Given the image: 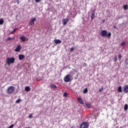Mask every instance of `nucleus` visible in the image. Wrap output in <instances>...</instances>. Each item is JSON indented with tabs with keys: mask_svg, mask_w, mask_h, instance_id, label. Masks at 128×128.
<instances>
[{
	"mask_svg": "<svg viewBox=\"0 0 128 128\" xmlns=\"http://www.w3.org/2000/svg\"><path fill=\"white\" fill-rule=\"evenodd\" d=\"M96 14V12L94 10L92 12V16H91V19L94 20V14Z\"/></svg>",
	"mask_w": 128,
	"mask_h": 128,
	"instance_id": "4468645a",
	"label": "nucleus"
},
{
	"mask_svg": "<svg viewBox=\"0 0 128 128\" xmlns=\"http://www.w3.org/2000/svg\"><path fill=\"white\" fill-rule=\"evenodd\" d=\"M41 0H35L36 2H40Z\"/></svg>",
	"mask_w": 128,
	"mask_h": 128,
	"instance_id": "72a5a7b5",
	"label": "nucleus"
},
{
	"mask_svg": "<svg viewBox=\"0 0 128 128\" xmlns=\"http://www.w3.org/2000/svg\"><path fill=\"white\" fill-rule=\"evenodd\" d=\"M104 90V88H101L100 90H99V92H102Z\"/></svg>",
	"mask_w": 128,
	"mask_h": 128,
	"instance_id": "c85d7f7f",
	"label": "nucleus"
},
{
	"mask_svg": "<svg viewBox=\"0 0 128 128\" xmlns=\"http://www.w3.org/2000/svg\"><path fill=\"white\" fill-rule=\"evenodd\" d=\"M64 96H65V97L68 96V94L66 92L64 93Z\"/></svg>",
	"mask_w": 128,
	"mask_h": 128,
	"instance_id": "7c9ffc66",
	"label": "nucleus"
},
{
	"mask_svg": "<svg viewBox=\"0 0 128 128\" xmlns=\"http://www.w3.org/2000/svg\"><path fill=\"white\" fill-rule=\"evenodd\" d=\"M37 80H42V78H41V79H40V80H38V78H37Z\"/></svg>",
	"mask_w": 128,
	"mask_h": 128,
	"instance_id": "58836bf2",
	"label": "nucleus"
},
{
	"mask_svg": "<svg viewBox=\"0 0 128 128\" xmlns=\"http://www.w3.org/2000/svg\"><path fill=\"white\" fill-rule=\"evenodd\" d=\"M88 88H85L84 91H83V92L84 94H86V92H88Z\"/></svg>",
	"mask_w": 128,
	"mask_h": 128,
	"instance_id": "5701e85b",
	"label": "nucleus"
},
{
	"mask_svg": "<svg viewBox=\"0 0 128 128\" xmlns=\"http://www.w3.org/2000/svg\"><path fill=\"white\" fill-rule=\"evenodd\" d=\"M74 47H72L70 48V52H74Z\"/></svg>",
	"mask_w": 128,
	"mask_h": 128,
	"instance_id": "393cba45",
	"label": "nucleus"
},
{
	"mask_svg": "<svg viewBox=\"0 0 128 128\" xmlns=\"http://www.w3.org/2000/svg\"><path fill=\"white\" fill-rule=\"evenodd\" d=\"M118 60V58L116 57V56L114 58V61L116 62Z\"/></svg>",
	"mask_w": 128,
	"mask_h": 128,
	"instance_id": "cd10ccee",
	"label": "nucleus"
},
{
	"mask_svg": "<svg viewBox=\"0 0 128 128\" xmlns=\"http://www.w3.org/2000/svg\"><path fill=\"white\" fill-rule=\"evenodd\" d=\"M72 76L70 74H68L64 78V82H72Z\"/></svg>",
	"mask_w": 128,
	"mask_h": 128,
	"instance_id": "f03ea898",
	"label": "nucleus"
},
{
	"mask_svg": "<svg viewBox=\"0 0 128 128\" xmlns=\"http://www.w3.org/2000/svg\"><path fill=\"white\" fill-rule=\"evenodd\" d=\"M68 18H66L63 20H62L63 26H66V24H68Z\"/></svg>",
	"mask_w": 128,
	"mask_h": 128,
	"instance_id": "6e6552de",
	"label": "nucleus"
},
{
	"mask_svg": "<svg viewBox=\"0 0 128 128\" xmlns=\"http://www.w3.org/2000/svg\"><path fill=\"white\" fill-rule=\"evenodd\" d=\"M25 90H26V92H30V88L29 86H26V87L25 88Z\"/></svg>",
	"mask_w": 128,
	"mask_h": 128,
	"instance_id": "f3484780",
	"label": "nucleus"
},
{
	"mask_svg": "<svg viewBox=\"0 0 128 128\" xmlns=\"http://www.w3.org/2000/svg\"><path fill=\"white\" fill-rule=\"evenodd\" d=\"M100 34L102 36L108 38H110L112 36V33H110V32L108 33L106 30H102L101 31Z\"/></svg>",
	"mask_w": 128,
	"mask_h": 128,
	"instance_id": "f257e3e1",
	"label": "nucleus"
},
{
	"mask_svg": "<svg viewBox=\"0 0 128 128\" xmlns=\"http://www.w3.org/2000/svg\"><path fill=\"white\" fill-rule=\"evenodd\" d=\"M83 66L86 67V63L83 64Z\"/></svg>",
	"mask_w": 128,
	"mask_h": 128,
	"instance_id": "f704fd0d",
	"label": "nucleus"
},
{
	"mask_svg": "<svg viewBox=\"0 0 128 128\" xmlns=\"http://www.w3.org/2000/svg\"><path fill=\"white\" fill-rule=\"evenodd\" d=\"M123 8H124V10H126L128 9V4L124 5Z\"/></svg>",
	"mask_w": 128,
	"mask_h": 128,
	"instance_id": "2eb2a0df",
	"label": "nucleus"
},
{
	"mask_svg": "<svg viewBox=\"0 0 128 128\" xmlns=\"http://www.w3.org/2000/svg\"><path fill=\"white\" fill-rule=\"evenodd\" d=\"M124 44H126V42H122L121 44H120V46H124Z\"/></svg>",
	"mask_w": 128,
	"mask_h": 128,
	"instance_id": "a878e982",
	"label": "nucleus"
},
{
	"mask_svg": "<svg viewBox=\"0 0 128 128\" xmlns=\"http://www.w3.org/2000/svg\"><path fill=\"white\" fill-rule=\"evenodd\" d=\"M123 92L125 94H128V86H123Z\"/></svg>",
	"mask_w": 128,
	"mask_h": 128,
	"instance_id": "0eeeda50",
	"label": "nucleus"
},
{
	"mask_svg": "<svg viewBox=\"0 0 128 128\" xmlns=\"http://www.w3.org/2000/svg\"><path fill=\"white\" fill-rule=\"evenodd\" d=\"M78 100L80 104H84V101H82V99L81 98H78Z\"/></svg>",
	"mask_w": 128,
	"mask_h": 128,
	"instance_id": "ddd939ff",
	"label": "nucleus"
},
{
	"mask_svg": "<svg viewBox=\"0 0 128 128\" xmlns=\"http://www.w3.org/2000/svg\"><path fill=\"white\" fill-rule=\"evenodd\" d=\"M29 118H32V114H30L28 116Z\"/></svg>",
	"mask_w": 128,
	"mask_h": 128,
	"instance_id": "2f4dec72",
	"label": "nucleus"
},
{
	"mask_svg": "<svg viewBox=\"0 0 128 128\" xmlns=\"http://www.w3.org/2000/svg\"><path fill=\"white\" fill-rule=\"evenodd\" d=\"M22 49V46L20 45H18V46L14 50L15 52H18L20 50Z\"/></svg>",
	"mask_w": 128,
	"mask_h": 128,
	"instance_id": "1a4fd4ad",
	"label": "nucleus"
},
{
	"mask_svg": "<svg viewBox=\"0 0 128 128\" xmlns=\"http://www.w3.org/2000/svg\"><path fill=\"white\" fill-rule=\"evenodd\" d=\"M4 18H1L0 20V25L4 24Z\"/></svg>",
	"mask_w": 128,
	"mask_h": 128,
	"instance_id": "a211bd4d",
	"label": "nucleus"
},
{
	"mask_svg": "<svg viewBox=\"0 0 128 128\" xmlns=\"http://www.w3.org/2000/svg\"><path fill=\"white\" fill-rule=\"evenodd\" d=\"M114 28H116V26H114Z\"/></svg>",
	"mask_w": 128,
	"mask_h": 128,
	"instance_id": "4c0bfd02",
	"label": "nucleus"
},
{
	"mask_svg": "<svg viewBox=\"0 0 128 128\" xmlns=\"http://www.w3.org/2000/svg\"><path fill=\"white\" fill-rule=\"evenodd\" d=\"M118 92H122V86L118 87Z\"/></svg>",
	"mask_w": 128,
	"mask_h": 128,
	"instance_id": "dca6fc26",
	"label": "nucleus"
},
{
	"mask_svg": "<svg viewBox=\"0 0 128 128\" xmlns=\"http://www.w3.org/2000/svg\"><path fill=\"white\" fill-rule=\"evenodd\" d=\"M20 40H22V42H26V37L24 36H20Z\"/></svg>",
	"mask_w": 128,
	"mask_h": 128,
	"instance_id": "f8f14e48",
	"label": "nucleus"
},
{
	"mask_svg": "<svg viewBox=\"0 0 128 128\" xmlns=\"http://www.w3.org/2000/svg\"><path fill=\"white\" fill-rule=\"evenodd\" d=\"M16 2H17V4H20V1H19V0H17V1H16Z\"/></svg>",
	"mask_w": 128,
	"mask_h": 128,
	"instance_id": "e433bc0d",
	"label": "nucleus"
},
{
	"mask_svg": "<svg viewBox=\"0 0 128 128\" xmlns=\"http://www.w3.org/2000/svg\"><path fill=\"white\" fill-rule=\"evenodd\" d=\"M15 60L16 58H8L6 60V64H8V66H10L11 64H14Z\"/></svg>",
	"mask_w": 128,
	"mask_h": 128,
	"instance_id": "7ed1b4c3",
	"label": "nucleus"
},
{
	"mask_svg": "<svg viewBox=\"0 0 128 128\" xmlns=\"http://www.w3.org/2000/svg\"><path fill=\"white\" fill-rule=\"evenodd\" d=\"M103 22H104V21H103Z\"/></svg>",
	"mask_w": 128,
	"mask_h": 128,
	"instance_id": "ea45409f",
	"label": "nucleus"
},
{
	"mask_svg": "<svg viewBox=\"0 0 128 128\" xmlns=\"http://www.w3.org/2000/svg\"><path fill=\"white\" fill-rule=\"evenodd\" d=\"M24 58V54H19L18 56V59L20 60H22Z\"/></svg>",
	"mask_w": 128,
	"mask_h": 128,
	"instance_id": "9b49d317",
	"label": "nucleus"
},
{
	"mask_svg": "<svg viewBox=\"0 0 128 128\" xmlns=\"http://www.w3.org/2000/svg\"><path fill=\"white\" fill-rule=\"evenodd\" d=\"M36 20V18H33L31 19L30 22H29L30 26H34V22Z\"/></svg>",
	"mask_w": 128,
	"mask_h": 128,
	"instance_id": "423d86ee",
	"label": "nucleus"
},
{
	"mask_svg": "<svg viewBox=\"0 0 128 128\" xmlns=\"http://www.w3.org/2000/svg\"><path fill=\"white\" fill-rule=\"evenodd\" d=\"M125 64H128V59H126L125 60Z\"/></svg>",
	"mask_w": 128,
	"mask_h": 128,
	"instance_id": "c756f323",
	"label": "nucleus"
},
{
	"mask_svg": "<svg viewBox=\"0 0 128 128\" xmlns=\"http://www.w3.org/2000/svg\"><path fill=\"white\" fill-rule=\"evenodd\" d=\"M88 122H84L80 124V128H88Z\"/></svg>",
	"mask_w": 128,
	"mask_h": 128,
	"instance_id": "39448f33",
	"label": "nucleus"
},
{
	"mask_svg": "<svg viewBox=\"0 0 128 128\" xmlns=\"http://www.w3.org/2000/svg\"><path fill=\"white\" fill-rule=\"evenodd\" d=\"M22 102V100L20 99H18L16 100V104H20Z\"/></svg>",
	"mask_w": 128,
	"mask_h": 128,
	"instance_id": "412c9836",
	"label": "nucleus"
},
{
	"mask_svg": "<svg viewBox=\"0 0 128 128\" xmlns=\"http://www.w3.org/2000/svg\"><path fill=\"white\" fill-rule=\"evenodd\" d=\"M11 34H14V30H12V32H10Z\"/></svg>",
	"mask_w": 128,
	"mask_h": 128,
	"instance_id": "c9c22d12",
	"label": "nucleus"
},
{
	"mask_svg": "<svg viewBox=\"0 0 128 128\" xmlns=\"http://www.w3.org/2000/svg\"><path fill=\"white\" fill-rule=\"evenodd\" d=\"M118 58H119L120 60L122 59V54H120L118 55Z\"/></svg>",
	"mask_w": 128,
	"mask_h": 128,
	"instance_id": "bb28decb",
	"label": "nucleus"
},
{
	"mask_svg": "<svg viewBox=\"0 0 128 128\" xmlns=\"http://www.w3.org/2000/svg\"><path fill=\"white\" fill-rule=\"evenodd\" d=\"M14 90V86H10L7 89V94H12Z\"/></svg>",
	"mask_w": 128,
	"mask_h": 128,
	"instance_id": "20e7f679",
	"label": "nucleus"
},
{
	"mask_svg": "<svg viewBox=\"0 0 128 128\" xmlns=\"http://www.w3.org/2000/svg\"><path fill=\"white\" fill-rule=\"evenodd\" d=\"M128 104H125L124 106V110H128Z\"/></svg>",
	"mask_w": 128,
	"mask_h": 128,
	"instance_id": "aec40b11",
	"label": "nucleus"
},
{
	"mask_svg": "<svg viewBox=\"0 0 128 128\" xmlns=\"http://www.w3.org/2000/svg\"><path fill=\"white\" fill-rule=\"evenodd\" d=\"M17 30H18V28H15L14 29L13 31L14 32H16Z\"/></svg>",
	"mask_w": 128,
	"mask_h": 128,
	"instance_id": "473e14b6",
	"label": "nucleus"
},
{
	"mask_svg": "<svg viewBox=\"0 0 128 128\" xmlns=\"http://www.w3.org/2000/svg\"><path fill=\"white\" fill-rule=\"evenodd\" d=\"M86 106L88 108H90V104L87 103L86 104Z\"/></svg>",
	"mask_w": 128,
	"mask_h": 128,
	"instance_id": "4be33fe9",
	"label": "nucleus"
},
{
	"mask_svg": "<svg viewBox=\"0 0 128 128\" xmlns=\"http://www.w3.org/2000/svg\"><path fill=\"white\" fill-rule=\"evenodd\" d=\"M50 86L52 88H56V86L54 84H51Z\"/></svg>",
	"mask_w": 128,
	"mask_h": 128,
	"instance_id": "6ab92c4d",
	"label": "nucleus"
},
{
	"mask_svg": "<svg viewBox=\"0 0 128 128\" xmlns=\"http://www.w3.org/2000/svg\"><path fill=\"white\" fill-rule=\"evenodd\" d=\"M14 40V38H8L7 39H6V40L8 41V40Z\"/></svg>",
	"mask_w": 128,
	"mask_h": 128,
	"instance_id": "b1692460",
	"label": "nucleus"
},
{
	"mask_svg": "<svg viewBox=\"0 0 128 128\" xmlns=\"http://www.w3.org/2000/svg\"><path fill=\"white\" fill-rule=\"evenodd\" d=\"M54 42H55L56 44H62V40L56 39L54 40Z\"/></svg>",
	"mask_w": 128,
	"mask_h": 128,
	"instance_id": "9d476101",
	"label": "nucleus"
}]
</instances>
